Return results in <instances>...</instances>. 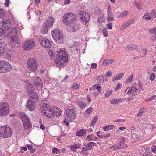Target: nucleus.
Returning <instances> with one entry per match:
<instances>
[{
	"label": "nucleus",
	"mask_w": 156,
	"mask_h": 156,
	"mask_svg": "<svg viewBox=\"0 0 156 156\" xmlns=\"http://www.w3.org/2000/svg\"><path fill=\"white\" fill-rule=\"evenodd\" d=\"M41 110L44 111L43 114L49 118L51 116L56 115L57 116H60L62 114L61 110L60 108H54L51 107L49 104L45 103L44 101L41 103Z\"/></svg>",
	"instance_id": "f257e3e1"
},
{
	"label": "nucleus",
	"mask_w": 156,
	"mask_h": 156,
	"mask_svg": "<svg viewBox=\"0 0 156 156\" xmlns=\"http://www.w3.org/2000/svg\"><path fill=\"white\" fill-rule=\"evenodd\" d=\"M51 34L57 43L60 44L64 42V37L62 31L60 29L55 28L52 30Z\"/></svg>",
	"instance_id": "f03ea898"
},
{
	"label": "nucleus",
	"mask_w": 156,
	"mask_h": 156,
	"mask_svg": "<svg viewBox=\"0 0 156 156\" xmlns=\"http://www.w3.org/2000/svg\"><path fill=\"white\" fill-rule=\"evenodd\" d=\"M65 119L63 122L68 126L69 124L68 122H72L76 118V114L74 111L72 109H68L65 111Z\"/></svg>",
	"instance_id": "7ed1b4c3"
},
{
	"label": "nucleus",
	"mask_w": 156,
	"mask_h": 156,
	"mask_svg": "<svg viewBox=\"0 0 156 156\" xmlns=\"http://www.w3.org/2000/svg\"><path fill=\"white\" fill-rule=\"evenodd\" d=\"M57 55L55 62L58 66H62L68 59L67 55L65 51L62 50L58 51Z\"/></svg>",
	"instance_id": "20e7f679"
},
{
	"label": "nucleus",
	"mask_w": 156,
	"mask_h": 156,
	"mask_svg": "<svg viewBox=\"0 0 156 156\" xmlns=\"http://www.w3.org/2000/svg\"><path fill=\"white\" fill-rule=\"evenodd\" d=\"M77 19V16L72 12L65 14L63 16V21L66 25L71 24Z\"/></svg>",
	"instance_id": "39448f33"
},
{
	"label": "nucleus",
	"mask_w": 156,
	"mask_h": 156,
	"mask_svg": "<svg viewBox=\"0 0 156 156\" xmlns=\"http://www.w3.org/2000/svg\"><path fill=\"white\" fill-rule=\"evenodd\" d=\"M12 132L8 126L0 127V136L3 138L10 137L12 135Z\"/></svg>",
	"instance_id": "423d86ee"
},
{
	"label": "nucleus",
	"mask_w": 156,
	"mask_h": 156,
	"mask_svg": "<svg viewBox=\"0 0 156 156\" xmlns=\"http://www.w3.org/2000/svg\"><path fill=\"white\" fill-rule=\"evenodd\" d=\"M9 107L8 104L5 102L0 103V116H5L9 113Z\"/></svg>",
	"instance_id": "0eeeda50"
},
{
	"label": "nucleus",
	"mask_w": 156,
	"mask_h": 156,
	"mask_svg": "<svg viewBox=\"0 0 156 156\" xmlns=\"http://www.w3.org/2000/svg\"><path fill=\"white\" fill-rule=\"evenodd\" d=\"M20 115L22 119L24 128L27 130L31 128V124L27 116L23 113H20Z\"/></svg>",
	"instance_id": "6e6552de"
},
{
	"label": "nucleus",
	"mask_w": 156,
	"mask_h": 156,
	"mask_svg": "<svg viewBox=\"0 0 156 156\" xmlns=\"http://www.w3.org/2000/svg\"><path fill=\"white\" fill-rule=\"evenodd\" d=\"M28 68L30 72H35L37 68L38 64L36 60L33 58H30L27 61Z\"/></svg>",
	"instance_id": "1a4fd4ad"
},
{
	"label": "nucleus",
	"mask_w": 156,
	"mask_h": 156,
	"mask_svg": "<svg viewBox=\"0 0 156 156\" xmlns=\"http://www.w3.org/2000/svg\"><path fill=\"white\" fill-rule=\"evenodd\" d=\"M11 69V65L8 62L4 60L0 61V71L1 72H6L10 71Z\"/></svg>",
	"instance_id": "9d476101"
},
{
	"label": "nucleus",
	"mask_w": 156,
	"mask_h": 156,
	"mask_svg": "<svg viewBox=\"0 0 156 156\" xmlns=\"http://www.w3.org/2000/svg\"><path fill=\"white\" fill-rule=\"evenodd\" d=\"M36 101H34L32 99H28L26 105L27 108L30 111H34L36 108Z\"/></svg>",
	"instance_id": "9b49d317"
},
{
	"label": "nucleus",
	"mask_w": 156,
	"mask_h": 156,
	"mask_svg": "<svg viewBox=\"0 0 156 156\" xmlns=\"http://www.w3.org/2000/svg\"><path fill=\"white\" fill-rule=\"evenodd\" d=\"M6 35L7 37H10L11 39L17 38V31L15 28H11L8 30H7Z\"/></svg>",
	"instance_id": "f8f14e48"
},
{
	"label": "nucleus",
	"mask_w": 156,
	"mask_h": 156,
	"mask_svg": "<svg viewBox=\"0 0 156 156\" xmlns=\"http://www.w3.org/2000/svg\"><path fill=\"white\" fill-rule=\"evenodd\" d=\"M38 41L39 43L44 47L49 48L51 46V42L48 39L41 37L39 38Z\"/></svg>",
	"instance_id": "ddd939ff"
},
{
	"label": "nucleus",
	"mask_w": 156,
	"mask_h": 156,
	"mask_svg": "<svg viewBox=\"0 0 156 156\" xmlns=\"http://www.w3.org/2000/svg\"><path fill=\"white\" fill-rule=\"evenodd\" d=\"M34 83L35 87L38 90H41L43 87V83H42L40 78L37 76L34 79Z\"/></svg>",
	"instance_id": "4468645a"
},
{
	"label": "nucleus",
	"mask_w": 156,
	"mask_h": 156,
	"mask_svg": "<svg viewBox=\"0 0 156 156\" xmlns=\"http://www.w3.org/2000/svg\"><path fill=\"white\" fill-rule=\"evenodd\" d=\"M35 44L33 41H28L24 43L23 47L25 50H28L34 47Z\"/></svg>",
	"instance_id": "2eb2a0df"
},
{
	"label": "nucleus",
	"mask_w": 156,
	"mask_h": 156,
	"mask_svg": "<svg viewBox=\"0 0 156 156\" xmlns=\"http://www.w3.org/2000/svg\"><path fill=\"white\" fill-rule=\"evenodd\" d=\"M139 92V90L137 88L134 87H130L127 94L129 95H137Z\"/></svg>",
	"instance_id": "dca6fc26"
},
{
	"label": "nucleus",
	"mask_w": 156,
	"mask_h": 156,
	"mask_svg": "<svg viewBox=\"0 0 156 156\" xmlns=\"http://www.w3.org/2000/svg\"><path fill=\"white\" fill-rule=\"evenodd\" d=\"M54 21V18L52 17H50L44 23V27L48 28L52 27L53 25Z\"/></svg>",
	"instance_id": "f3484780"
},
{
	"label": "nucleus",
	"mask_w": 156,
	"mask_h": 156,
	"mask_svg": "<svg viewBox=\"0 0 156 156\" xmlns=\"http://www.w3.org/2000/svg\"><path fill=\"white\" fill-rule=\"evenodd\" d=\"M80 19L85 24H86L89 21V15L87 12H84L83 15L80 16Z\"/></svg>",
	"instance_id": "a211bd4d"
},
{
	"label": "nucleus",
	"mask_w": 156,
	"mask_h": 156,
	"mask_svg": "<svg viewBox=\"0 0 156 156\" xmlns=\"http://www.w3.org/2000/svg\"><path fill=\"white\" fill-rule=\"evenodd\" d=\"M21 42L18 39L16 38H14L12 39L11 42V46L13 48H17L20 45Z\"/></svg>",
	"instance_id": "6ab92c4d"
},
{
	"label": "nucleus",
	"mask_w": 156,
	"mask_h": 156,
	"mask_svg": "<svg viewBox=\"0 0 156 156\" xmlns=\"http://www.w3.org/2000/svg\"><path fill=\"white\" fill-rule=\"evenodd\" d=\"M135 20V18H133L130 20H127L126 22L123 23L122 25V27L124 29L133 23Z\"/></svg>",
	"instance_id": "aec40b11"
},
{
	"label": "nucleus",
	"mask_w": 156,
	"mask_h": 156,
	"mask_svg": "<svg viewBox=\"0 0 156 156\" xmlns=\"http://www.w3.org/2000/svg\"><path fill=\"white\" fill-rule=\"evenodd\" d=\"M79 24L77 23H74L73 24L70 26V29L69 30L71 31L74 32L76 31L79 29Z\"/></svg>",
	"instance_id": "412c9836"
},
{
	"label": "nucleus",
	"mask_w": 156,
	"mask_h": 156,
	"mask_svg": "<svg viewBox=\"0 0 156 156\" xmlns=\"http://www.w3.org/2000/svg\"><path fill=\"white\" fill-rule=\"evenodd\" d=\"M1 27H0V40L2 39V37L3 36L7 37V36L6 35V33L7 32V30H5L4 29H1Z\"/></svg>",
	"instance_id": "4be33fe9"
},
{
	"label": "nucleus",
	"mask_w": 156,
	"mask_h": 156,
	"mask_svg": "<svg viewBox=\"0 0 156 156\" xmlns=\"http://www.w3.org/2000/svg\"><path fill=\"white\" fill-rule=\"evenodd\" d=\"M9 23V21H6L3 20V22L0 23V27L2 26L4 29L5 30H6V29H8V27L6 25H7Z\"/></svg>",
	"instance_id": "5701e85b"
},
{
	"label": "nucleus",
	"mask_w": 156,
	"mask_h": 156,
	"mask_svg": "<svg viewBox=\"0 0 156 156\" xmlns=\"http://www.w3.org/2000/svg\"><path fill=\"white\" fill-rule=\"evenodd\" d=\"M123 100L122 98L114 99L111 100L110 101V103L113 104H116L118 103L122 102Z\"/></svg>",
	"instance_id": "b1692460"
},
{
	"label": "nucleus",
	"mask_w": 156,
	"mask_h": 156,
	"mask_svg": "<svg viewBox=\"0 0 156 156\" xmlns=\"http://www.w3.org/2000/svg\"><path fill=\"white\" fill-rule=\"evenodd\" d=\"M123 75L124 74L122 73L116 75L115 77L113 78L112 79V81H114L116 80H119L122 78L123 76Z\"/></svg>",
	"instance_id": "393cba45"
},
{
	"label": "nucleus",
	"mask_w": 156,
	"mask_h": 156,
	"mask_svg": "<svg viewBox=\"0 0 156 156\" xmlns=\"http://www.w3.org/2000/svg\"><path fill=\"white\" fill-rule=\"evenodd\" d=\"M129 13V12L127 10L125 11L122 13H121L119 15L118 18H124L127 16Z\"/></svg>",
	"instance_id": "a878e982"
},
{
	"label": "nucleus",
	"mask_w": 156,
	"mask_h": 156,
	"mask_svg": "<svg viewBox=\"0 0 156 156\" xmlns=\"http://www.w3.org/2000/svg\"><path fill=\"white\" fill-rule=\"evenodd\" d=\"M3 44L0 42V56H2L3 54L5 52V50Z\"/></svg>",
	"instance_id": "bb28decb"
},
{
	"label": "nucleus",
	"mask_w": 156,
	"mask_h": 156,
	"mask_svg": "<svg viewBox=\"0 0 156 156\" xmlns=\"http://www.w3.org/2000/svg\"><path fill=\"white\" fill-rule=\"evenodd\" d=\"M30 96L32 99H34L35 100H37L39 98V97L37 94L36 93L33 92L31 93L30 94Z\"/></svg>",
	"instance_id": "cd10ccee"
},
{
	"label": "nucleus",
	"mask_w": 156,
	"mask_h": 156,
	"mask_svg": "<svg viewBox=\"0 0 156 156\" xmlns=\"http://www.w3.org/2000/svg\"><path fill=\"white\" fill-rule=\"evenodd\" d=\"M28 88V89L29 91V93H32L34 91V89L33 85L31 84L30 83L29 84Z\"/></svg>",
	"instance_id": "c85d7f7f"
},
{
	"label": "nucleus",
	"mask_w": 156,
	"mask_h": 156,
	"mask_svg": "<svg viewBox=\"0 0 156 156\" xmlns=\"http://www.w3.org/2000/svg\"><path fill=\"white\" fill-rule=\"evenodd\" d=\"M96 144L94 142H90L87 145V149L90 150L91 148L96 145Z\"/></svg>",
	"instance_id": "c756f323"
},
{
	"label": "nucleus",
	"mask_w": 156,
	"mask_h": 156,
	"mask_svg": "<svg viewBox=\"0 0 156 156\" xmlns=\"http://www.w3.org/2000/svg\"><path fill=\"white\" fill-rule=\"evenodd\" d=\"M86 132V131L85 130H80L77 132L76 133V135L78 136H83Z\"/></svg>",
	"instance_id": "7c9ffc66"
},
{
	"label": "nucleus",
	"mask_w": 156,
	"mask_h": 156,
	"mask_svg": "<svg viewBox=\"0 0 156 156\" xmlns=\"http://www.w3.org/2000/svg\"><path fill=\"white\" fill-rule=\"evenodd\" d=\"M80 146V145L78 143H75L73 146H72L71 147V150L73 151H75L76 150L75 149L78 148Z\"/></svg>",
	"instance_id": "2f4dec72"
},
{
	"label": "nucleus",
	"mask_w": 156,
	"mask_h": 156,
	"mask_svg": "<svg viewBox=\"0 0 156 156\" xmlns=\"http://www.w3.org/2000/svg\"><path fill=\"white\" fill-rule=\"evenodd\" d=\"M118 147H119V149H123L126 148L127 146L126 144L123 143L122 142L120 144H119Z\"/></svg>",
	"instance_id": "473e14b6"
},
{
	"label": "nucleus",
	"mask_w": 156,
	"mask_h": 156,
	"mask_svg": "<svg viewBox=\"0 0 156 156\" xmlns=\"http://www.w3.org/2000/svg\"><path fill=\"white\" fill-rule=\"evenodd\" d=\"M5 15L4 10L2 9H0V19L4 18Z\"/></svg>",
	"instance_id": "72a5a7b5"
},
{
	"label": "nucleus",
	"mask_w": 156,
	"mask_h": 156,
	"mask_svg": "<svg viewBox=\"0 0 156 156\" xmlns=\"http://www.w3.org/2000/svg\"><path fill=\"white\" fill-rule=\"evenodd\" d=\"M98 119V117L97 116H96L94 117V118L93 119L92 121L91 122V124L90 125V126H93L96 123Z\"/></svg>",
	"instance_id": "f704fd0d"
},
{
	"label": "nucleus",
	"mask_w": 156,
	"mask_h": 156,
	"mask_svg": "<svg viewBox=\"0 0 156 156\" xmlns=\"http://www.w3.org/2000/svg\"><path fill=\"white\" fill-rule=\"evenodd\" d=\"M114 127L113 125H107L104 128V130L107 131L113 129Z\"/></svg>",
	"instance_id": "c9c22d12"
},
{
	"label": "nucleus",
	"mask_w": 156,
	"mask_h": 156,
	"mask_svg": "<svg viewBox=\"0 0 156 156\" xmlns=\"http://www.w3.org/2000/svg\"><path fill=\"white\" fill-rule=\"evenodd\" d=\"M93 111V108L90 107L86 110L85 112V114L86 113H87L88 114H90L92 113Z\"/></svg>",
	"instance_id": "e433bc0d"
},
{
	"label": "nucleus",
	"mask_w": 156,
	"mask_h": 156,
	"mask_svg": "<svg viewBox=\"0 0 156 156\" xmlns=\"http://www.w3.org/2000/svg\"><path fill=\"white\" fill-rule=\"evenodd\" d=\"M79 106L81 108H83L86 105L84 103L81 101H79L78 102Z\"/></svg>",
	"instance_id": "4c0bfd02"
},
{
	"label": "nucleus",
	"mask_w": 156,
	"mask_h": 156,
	"mask_svg": "<svg viewBox=\"0 0 156 156\" xmlns=\"http://www.w3.org/2000/svg\"><path fill=\"white\" fill-rule=\"evenodd\" d=\"M156 41V34L152 36L150 40V41L153 43V42Z\"/></svg>",
	"instance_id": "58836bf2"
},
{
	"label": "nucleus",
	"mask_w": 156,
	"mask_h": 156,
	"mask_svg": "<svg viewBox=\"0 0 156 156\" xmlns=\"http://www.w3.org/2000/svg\"><path fill=\"white\" fill-rule=\"evenodd\" d=\"M27 148L28 150L30 151V152L31 153L34 152L36 151L35 149L33 148V147L31 145H28Z\"/></svg>",
	"instance_id": "ea45409f"
},
{
	"label": "nucleus",
	"mask_w": 156,
	"mask_h": 156,
	"mask_svg": "<svg viewBox=\"0 0 156 156\" xmlns=\"http://www.w3.org/2000/svg\"><path fill=\"white\" fill-rule=\"evenodd\" d=\"M143 17L147 20H149L151 19V17L148 13H146V14H144Z\"/></svg>",
	"instance_id": "a19ab883"
},
{
	"label": "nucleus",
	"mask_w": 156,
	"mask_h": 156,
	"mask_svg": "<svg viewBox=\"0 0 156 156\" xmlns=\"http://www.w3.org/2000/svg\"><path fill=\"white\" fill-rule=\"evenodd\" d=\"M112 92L111 90H109L107 91L106 94H105V97H107L109 96Z\"/></svg>",
	"instance_id": "79ce46f5"
},
{
	"label": "nucleus",
	"mask_w": 156,
	"mask_h": 156,
	"mask_svg": "<svg viewBox=\"0 0 156 156\" xmlns=\"http://www.w3.org/2000/svg\"><path fill=\"white\" fill-rule=\"evenodd\" d=\"M149 32L151 34H154L156 33V27L153 28H151L149 30Z\"/></svg>",
	"instance_id": "37998d69"
},
{
	"label": "nucleus",
	"mask_w": 156,
	"mask_h": 156,
	"mask_svg": "<svg viewBox=\"0 0 156 156\" xmlns=\"http://www.w3.org/2000/svg\"><path fill=\"white\" fill-rule=\"evenodd\" d=\"M133 75L132 74L130 77H129L126 80L127 83H130L132 82Z\"/></svg>",
	"instance_id": "c03bdc74"
},
{
	"label": "nucleus",
	"mask_w": 156,
	"mask_h": 156,
	"mask_svg": "<svg viewBox=\"0 0 156 156\" xmlns=\"http://www.w3.org/2000/svg\"><path fill=\"white\" fill-rule=\"evenodd\" d=\"M48 28H45L44 27V28L42 29L41 31V33L43 34H47L48 32Z\"/></svg>",
	"instance_id": "a18cd8bd"
},
{
	"label": "nucleus",
	"mask_w": 156,
	"mask_h": 156,
	"mask_svg": "<svg viewBox=\"0 0 156 156\" xmlns=\"http://www.w3.org/2000/svg\"><path fill=\"white\" fill-rule=\"evenodd\" d=\"M128 49L129 50H134L137 48V46L136 45H130L128 47Z\"/></svg>",
	"instance_id": "49530a36"
},
{
	"label": "nucleus",
	"mask_w": 156,
	"mask_h": 156,
	"mask_svg": "<svg viewBox=\"0 0 156 156\" xmlns=\"http://www.w3.org/2000/svg\"><path fill=\"white\" fill-rule=\"evenodd\" d=\"M106 60L107 63L108 65L112 64L114 62V60L112 59H107Z\"/></svg>",
	"instance_id": "de8ad7c7"
},
{
	"label": "nucleus",
	"mask_w": 156,
	"mask_h": 156,
	"mask_svg": "<svg viewBox=\"0 0 156 156\" xmlns=\"http://www.w3.org/2000/svg\"><path fill=\"white\" fill-rule=\"evenodd\" d=\"M102 33L105 37H107L108 36V32L106 29L103 30Z\"/></svg>",
	"instance_id": "09e8293b"
},
{
	"label": "nucleus",
	"mask_w": 156,
	"mask_h": 156,
	"mask_svg": "<svg viewBox=\"0 0 156 156\" xmlns=\"http://www.w3.org/2000/svg\"><path fill=\"white\" fill-rule=\"evenodd\" d=\"M142 6V4L141 2L137 3L136 6L139 9H141V6Z\"/></svg>",
	"instance_id": "8fccbe9b"
},
{
	"label": "nucleus",
	"mask_w": 156,
	"mask_h": 156,
	"mask_svg": "<svg viewBox=\"0 0 156 156\" xmlns=\"http://www.w3.org/2000/svg\"><path fill=\"white\" fill-rule=\"evenodd\" d=\"M106 20L108 22H110L112 21L113 20H114V19L113 17L110 16H108V17L107 18Z\"/></svg>",
	"instance_id": "3c124183"
},
{
	"label": "nucleus",
	"mask_w": 156,
	"mask_h": 156,
	"mask_svg": "<svg viewBox=\"0 0 156 156\" xmlns=\"http://www.w3.org/2000/svg\"><path fill=\"white\" fill-rule=\"evenodd\" d=\"M91 67L93 69H95L97 67V64L95 63L91 64Z\"/></svg>",
	"instance_id": "603ef678"
},
{
	"label": "nucleus",
	"mask_w": 156,
	"mask_h": 156,
	"mask_svg": "<svg viewBox=\"0 0 156 156\" xmlns=\"http://www.w3.org/2000/svg\"><path fill=\"white\" fill-rule=\"evenodd\" d=\"M80 85L76 84H74L73 85V87L75 89H77L79 87Z\"/></svg>",
	"instance_id": "864d4df0"
},
{
	"label": "nucleus",
	"mask_w": 156,
	"mask_h": 156,
	"mask_svg": "<svg viewBox=\"0 0 156 156\" xmlns=\"http://www.w3.org/2000/svg\"><path fill=\"white\" fill-rule=\"evenodd\" d=\"M155 77V75L154 74L152 73L151 74V76L150 77V80L151 81L154 80Z\"/></svg>",
	"instance_id": "5fc2aeb1"
},
{
	"label": "nucleus",
	"mask_w": 156,
	"mask_h": 156,
	"mask_svg": "<svg viewBox=\"0 0 156 156\" xmlns=\"http://www.w3.org/2000/svg\"><path fill=\"white\" fill-rule=\"evenodd\" d=\"M151 14L152 16H155L156 15V10L152 9L151 11Z\"/></svg>",
	"instance_id": "6e6d98bb"
},
{
	"label": "nucleus",
	"mask_w": 156,
	"mask_h": 156,
	"mask_svg": "<svg viewBox=\"0 0 156 156\" xmlns=\"http://www.w3.org/2000/svg\"><path fill=\"white\" fill-rule=\"evenodd\" d=\"M119 144H115L113 146L111 147H110V148L113 147L114 149L115 150L117 149L118 148H119V147H118Z\"/></svg>",
	"instance_id": "4d7b16f0"
},
{
	"label": "nucleus",
	"mask_w": 156,
	"mask_h": 156,
	"mask_svg": "<svg viewBox=\"0 0 156 156\" xmlns=\"http://www.w3.org/2000/svg\"><path fill=\"white\" fill-rule=\"evenodd\" d=\"M96 89L99 91H101V88L100 86V85L99 84H97V85L96 87Z\"/></svg>",
	"instance_id": "13d9d810"
},
{
	"label": "nucleus",
	"mask_w": 156,
	"mask_h": 156,
	"mask_svg": "<svg viewBox=\"0 0 156 156\" xmlns=\"http://www.w3.org/2000/svg\"><path fill=\"white\" fill-rule=\"evenodd\" d=\"M108 27L110 29H111L112 28V23H108L107 24Z\"/></svg>",
	"instance_id": "bf43d9fd"
},
{
	"label": "nucleus",
	"mask_w": 156,
	"mask_h": 156,
	"mask_svg": "<svg viewBox=\"0 0 156 156\" xmlns=\"http://www.w3.org/2000/svg\"><path fill=\"white\" fill-rule=\"evenodd\" d=\"M107 60H104L103 61V66H105L108 65L107 62Z\"/></svg>",
	"instance_id": "052dcab7"
},
{
	"label": "nucleus",
	"mask_w": 156,
	"mask_h": 156,
	"mask_svg": "<svg viewBox=\"0 0 156 156\" xmlns=\"http://www.w3.org/2000/svg\"><path fill=\"white\" fill-rule=\"evenodd\" d=\"M70 2V0H64V3L65 5H66L69 3Z\"/></svg>",
	"instance_id": "680f3d73"
},
{
	"label": "nucleus",
	"mask_w": 156,
	"mask_h": 156,
	"mask_svg": "<svg viewBox=\"0 0 156 156\" xmlns=\"http://www.w3.org/2000/svg\"><path fill=\"white\" fill-rule=\"evenodd\" d=\"M9 0H6L4 4L5 6L6 7H8L9 6Z\"/></svg>",
	"instance_id": "e2e57ef3"
},
{
	"label": "nucleus",
	"mask_w": 156,
	"mask_h": 156,
	"mask_svg": "<svg viewBox=\"0 0 156 156\" xmlns=\"http://www.w3.org/2000/svg\"><path fill=\"white\" fill-rule=\"evenodd\" d=\"M156 146L155 145H153V147H151V150L153 152H154L156 151Z\"/></svg>",
	"instance_id": "0e129e2a"
},
{
	"label": "nucleus",
	"mask_w": 156,
	"mask_h": 156,
	"mask_svg": "<svg viewBox=\"0 0 156 156\" xmlns=\"http://www.w3.org/2000/svg\"><path fill=\"white\" fill-rule=\"evenodd\" d=\"M103 76H100L97 78V80L99 81H101L103 80Z\"/></svg>",
	"instance_id": "69168bd1"
},
{
	"label": "nucleus",
	"mask_w": 156,
	"mask_h": 156,
	"mask_svg": "<svg viewBox=\"0 0 156 156\" xmlns=\"http://www.w3.org/2000/svg\"><path fill=\"white\" fill-rule=\"evenodd\" d=\"M146 111V108L144 107L142 108L140 110V111L141 113H142L143 112H145Z\"/></svg>",
	"instance_id": "338daca9"
},
{
	"label": "nucleus",
	"mask_w": 156,
	"mask_h": 156,
	"mask_svg": "<svg viewBox=\"0 0 156 156\" xmlns=\"http://www.w3.org/2000/svg\"><path fill=\"white\" fill-rule=\"evenodd\" d=\"M85 12H82L81 11H79L78 14L80 15V17L81 16H82L83 15V14H84Z\"/></svg>",
	"instance_id": "774afa93"
}]
</instances>
